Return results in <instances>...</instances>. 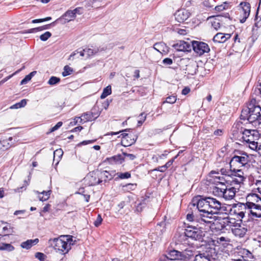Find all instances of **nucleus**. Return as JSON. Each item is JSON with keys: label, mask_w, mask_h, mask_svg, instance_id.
Returning a JSON list of instances; mask_svg holds the SVG:
<instances>
[{"label": "nucleus", "mask_w": 261, "mask_h": 261, "mask_svg": "<svg viewBox=\"0 0 261 261\" xmlns=\"http://www.w3.org/2000/svg\"><path fill=\"white\" fill-rule=\"evenodd\" d=\"M190 206L195 207L197 212L188 214L187 219L190 222L197 223V226L202 228V226L212 228L217 220L214 214L226 213L227 207L218 200L212 197H202L200 196L193 199Z\"/></svg>", "instance_id": "obj_1"}, {"label": "nucleus", "mask_w": 261, "mask_h": 261, "mask_svg": "<svg viewBox=\"0 0 261 261\" xmlns=\"http://www.w3.org/2000/svg\"><path fill=\"white\" fill-rule=\"evenodd\" d=\"M169 257L180 261H211V256L207 252L195 254L192 249L186 248L181 251L175 249L169 252Z\"/></svg>", "instance_id": "obj_2"}, {"label": "nucleus", "mask_w": 261, "mask_h": 261, "mask_svg": "<svg viewBox=\"0 0 261 261\" xmlns=\"http://www.w3.org/2000/svg\"><path fill=\"white\" fill-rule=\"evenodd\" d=\"M241 119L247 120L251 123L255 125L261 124V107L250 103L248 107L242 111Z\"/></svg>", "instance_id": "obj_3"}, {"label": "nucleus", "mask_w": 261, "mask_h": 261, "mask_svg": "<svg viewBox=\"0 0 261 261\" xmlns=\"http://www.w3.org/2000/svg\"><path fill=\"white\" fill-rule=\"evenodd\" d=\"M196 225V226H188L185 229V231L182 233H178L176 234L175 237L177 238V241L179 243H182L186 241L187 238H191L192 240L196 241H200L202 239L203 234L202 232L199 230L197 227L200 228V227L197 226V223L192 222ZM209 228L207 226L204 225L202 226V228L200 229H207Z\"/></svg>", "instance_id": "obj_4"}, {"label": "nucleus", "mask_w": 261, "mask_h": 261, "mask_svg": "<svg viewBox=\"0 0 261 261\" xmlns=\"http://www.w3.org/2000/svg\"><path fill=\"white\" fill-rule=\"evenodd\" d=\"M244 143L252 150H256L258 148V140L259 134L256 129H244L242 136Z\"/></svg>", "instance_id": "obj_5"}, {"label": "nucleus", "mask_w": 261, "mask_h": 261, "mask_svg": "<svg viewBox=\"0 0 261 261\" xmlns=\"http://www.w3.org/2000/svg\"><path fill=\"white\" fill-rule=\"evenodd\" d=\"M249 162V156L245 152H240L239 155L233 156L229 163L230 168L244 167Z\"/></svg>", "instance_id": "obj_6"}, {"label": "nucleus", "mask_w": 261, "mask_h": 261, "mask_svg": "<svg viewBox=\"0 0 261 261\" xmlns=\"http://www.w3.org/2000/svg\"><path fill=\"white\" fill-rule=\"evenodd\" d=\"M223 222L224 224H227V225L231 227L232 233L237 237H243L247 232V228L240 223H236L235 219L226 218L224 219Z\"/></svg>", "instance_id": "obj_7"}, {"label": "nucleus", "mask_w": 261, "mask_h": 261, "mask_svg": "<svg viewBox=\"0 0 261 261\" xmlns=\"http://www.w3.org/2000/svg\"><path fill=\"white\" fill-rule=\"evenodd\" d=\"M65 239H66V237L61 236L59 238H55L53 240L50 239L49 241H53L54 242V248L55 250L61 251L64 254L67 253L70 249L68 245L65 243Z\"/></svg>", "instance_id": "obj_8"}, {"label": "nucleus", "mask_w": 261, "mask_h": 261, "mask_svg": "<svg viewBox=\"0 0 261 261\" xmlns=\"http://www.w3.org/2000/svg\"><path fill=\"white\" fill-rule=\"evenodd\" d=\"M192 48L194 51L199 56H201L204 53H208L210 48L208 45L205 42L197 41L191 42Z\"/></svg>", "instance_id": "obj_9"}, {"label": "nucleus", "mask_w": 261, "mask_h": 261, "mask_svg": "<svg viewBox=\"0 0 261 261\" xmlns=\"http://www.w3.org/2000/svg\"><path fill=\"white\" fill-rule=\"evenodd\" d=\"M247 202L245 204H241V207L246 209L249 206H254L256 204H261V198L257 194L252 193L248 195L246 197Z\"/></svg>", "instance_id": "obj_10"}, {"label": "nucleus", "mask_w": 261, "mask_h": 261, "mask_svg": "<svg viewBox=\"0 0 261 261\" xmlns=\"http://www.w3.org/2000/svg\"><path fill=\"white\" fill-rule=\"evenodd\" d=\"M232 170V174L231 177H232V181L237 184L242 183L245 179L244 172L242 169L238 168V167L230 168Z\"/></svg>", "instance_id": "obj_11"}, {"label": "nucleus", "mask_w": 261, "mask_h": 261, "mask_svg": "<svg viewBox=\"0 0 261 261\" xmlns=\"http://www.w3.org/2000/svg\"><path fill=\"white\" fill-rule=\"evenodd\" d=\"M80 10V8H77L73 10H68L61 18H59L58 20L63 23L71 21L75 18L76 14L79 13Z\"/></svg>", "instance_id": "obj_12"}, {"label": "nucleus", "mask_w": 261, "mask_h": 261, "mask_svg": "<svg viewBox=\"0 0 261 261\" xmlns=\"http://www.w3.org/2000/svg\"><path fill=\"white\" fill-rule=\"evenodd\" d=\"M226 185L223 181H218L212 188V193L214 195L219 197H223L224 190L226 189Z\"/></svg>", "instance_id": "obj_13"}, {"label": "nucleus", "mask_w": 261, "mask_h": 261, "mask_svg": "<svg viewBox=\"0 0 261 261\" xmlns=\"http://www.w3.org/2000/svg\"><path fill=\"white\" fill-rule=\"evenodd\" d=\"M244 130L243 127L241 126V124L239 123L234 124L231 129L232 139L235 140H239L242 138Z\"/></svg>", "instance_id": "obj_14"}, {"label": "nucleus", "mask_w": 261, "mask_h": 261, "mask_svg": "<svg viewBox=\"0 0 261 261\" xmlns=\"http://www.w3.org/2000/svg\"><path fill=\"white\" fill-rule=\"evenodd\" d=\"M190 15V13L186 9L178 10L174 14L176 20L180 23L186 21Z\"/></svg>", "instance_id": "obj_15"}, {"label": "nucleus", "mask_w": 261, "mask_h": 261, "mask_svg": "<svg viewBox=\"0 0 261 261\" xmlns=\"http://www.w3.org/2000/svg\"><path fill=\"white\" fill-rule=\"evenodd\" d=\"M174 48L177 51H189L191 50V42L184 41H179L173 45Z\"/></svg>", "instance_id": "obj_16"}, {"label": "nucleus", "mask_w": 261, "mask_h": 261, "mask_svg": "<svg viewBox=\"0 0 261 261\" xmlns=\"http://www.w3.org/2000/svg\"><path fill=\"white\" fill-rule=\"evenodd\" d=\"M248 214H250L254 218H261V204H256L254 206L247 207Z\"/></svg>", "instance_id": "obj_17"}, {"label": "nucleus", "mask_w": 261, "mask_h": 261, "mask_svg": "<svg viewBox=\"0 0 261 261\" xmlns=\"http://www.w3.org/2000/svg\"><path fill=\"white\" fill-rule=\"evenodd\" d=\"M236 192L237 191L235 188L226 186L222 198L226 200H231L234 197Z\"/></svg>", "instance_id": "obj_18"}, {"label": "nucleus", "mask_w": 261, "mask_h": 261, "mask_svg": "<svg viewBox=\"0 0 261 261\" xmlns=\"http://www.w3.org/2000/svg\"><path fill=\"white\" fill-rule=\"evenodd\" d=\"M97 170L90 172L87 176V178L89 180V184L90 186H95L100 184V178L96 174Z\"/></svg>", "instance_id": "obj_19"}, {"label": "nucleus", "mask_w": 261, "mask_h": 261, "mask_svg": "<svg viewBox=\"0 0 261 261\" xmlns=\"http://www.w3.org/2000/svg\"><path fill=\"white\" fill-rule=\"evenodd\" d=\"M242 7V10L243 12L244 17L240 20L241 23H244L250 14V6L248 3L242 2L240 4Z\"/></svg>", "instance_id": "obj_20"}, {"label": "nucleus", "mask_w": 261, "mask_h": 261, "mask_svg": "<svg viewBox=\"0 0 261 261\" xmlns=\"http://www.w3.org/2000/svg\"><path fill=\"white\" fill-rule=\"evenodd\" d=\"M231 37L230 34L218 33L213 38V41L218 43H223Z\"/></svg>", "instance_id": "obj_21"}, {"label": "nucleus", "mask_w": 261, "mask_h": 261, "mask_svg": "<svg viewBox=\"0 0 261 261\" xmlns=\"http://www.w3.org/2000/svg\"><path fill=\"white\" fill-rule=\"evenodd\" d=\"M153 48L162 55H166L168 52V46L163 42L155 43L153 45Z\"/></svg>", "instance_id": "obj_22"}, {"label": "nucleus", "mask_w": 261, "mask_h": 261, "mask_svg": "<svg viewBox=\"0 0 261 261\" xmlns=\"http://www.w3.org/2000/svg\"><path fill=\"white\" fill-rule=\"evenodd\" d=\"M96 175L100 178V184L102 182H106L108 180L112 178L111 175L107 171L97 170Z\"/></svg>", "instance_id": "obj_23"}, {"label": "nucleus", "mask_w": 261, "mask_h": 261, "mask_svg": "<svg viewBox=\"0 0 261 261\" xmlns=\"http://www.w3.org/2000/svg\"><path fill=\"white\" fill-rule=\"evenodd\" d=\"M99 49L98 48H85L80 51H77V53H80V56L82 57L86 56V58H89L97 53Z\"/></svg>", "instance_id": "obj_24"}, {"label": "nucleus", "mask_w": 261, "mask_h": 261, "mask_svg": "<svg viewBox=\"0 0 261 261\" xmlns=\"http://www.w3.org/2000/svg\"><path fill=\"white\" fill-rule=\"evenodd\" d=\"M106 160L111 164H122L124 161V158L121 154H118L108 158Z\"/></svg>", "instance_id": "obj_25"}, {"label": "nucleus", "mask_w": 261, "mask_h": 261, "mask_svg": "<svg viewBox=\"0 0 261 261\" xmlns=\"http://www.w3.org/2000/svg\"><path fill=\"white\" fill-rule=\"evenodd\" d=\"M12 137H9L8 139L0 141V148L3 149H8L13 146L14 143L12 141Z\"/></svg>", "instance_id": "obj_26"}, {"label": "nucleus", "mask_w": 261, "mask_h": 261, "mask_svg": "<svg viewBox=\"0 0 261 261\" xmlns=\"http://www.w3.org/2000/svg\"><path fill=\"white\" fill-rule=\"evenodd\" d=\"M39 242L38 239L34 240H28L21 244V247L26 249H30L33 245L37 244Z\"/></svg>", "instance_id": "obj_27"}, {"label": "nucleus", "mask_w": 261, "mask_h": 261, "mask_svg": "<svg viewBox=\"0 0 261 261\" xmlns=\"http://www.w3.org/2000/svg\"><path fill=\"white\" fill-rule=\"evenodd\" d=\"M36 193L38 194V198L39 200L42 201H44L49 199L51 191H43L42 192H39L38 191H36Z\"/></svg>", "instance_id": "obj_28"}, {"label": "nucleus", "mask_w": 261, "mask_h": 261, "mask_svg": "<svg viewBox=\"0 0 261 261\" xmlns=\"http://www.w3.org/2000/svg\"><path fill=\"white\" fill-rule=\"evenodd\" d=\"M82 117L83 118H81V117H76V119H80L81 121L84 120V122L88 121H91L93 119V114L91 112H87L85 113H84L82 115Z\"/></svg>", "instance_id": "obj_29"}, {"label": "nucleus", "mask_w": 261, "mask_h": 261, "mask_svg": "<svg viewBox=\"0 0 261 261\" xmlns=\"http://www.w3.org/2000/svg\"><path fill=\"white\" fill-rule=\"evenodd\" d=\"M50 25V24H47V25H43L42 27L31 29L28 30L26 32V33H36L38 31H43L44 30L48 29L49 28Z\"/></svg>", "instance_id": "obj_30"}, {"label": "nucleus", "mask_w": 261, "mask_h": 261, "mask_svg": "<svg viewBox=\"0 0 261 261\" xmlns=\"http://www.w3.org/2000/svg\"><path fill=\"white\" fill-rule=\"evenodd\" d=\"M37 72L36 71H34L31 72L30 74L26 75L25 77L21 81L20 85H24L27 84L29 81H30L31 79L36 74Z\"/></svg>", "instance_id": "obj_31"}, {"label": "nucleus", "mask_w": 261, "mask_h": 261, "mask_svg": "<svg viewBox=\"0 0 261 261\" xmlns=\"http://www.w3.org/2000/svg\"><path fill=\"white\" fill-rule=\"evenodd\" d=\"M112 93L111 86H108L107 87L104 88L103 92L100 96L101 99L106 98L108 95H110Z\"/></svg>", "instance_id": "obj_32"}, {"label": "nucleus", "mask_w": 261, "mask_h": 261, "mask_svg": "<svg viewBox=\"0 0 261 261\" xmlns=\"http://www.w3.org/2000/svg\"><path fill=\"white\" fill-rule=\"evenodd\" d=\"M14 249V247L10 244L3 243L0 245V250H7L11 251Z\"/></svg>", "instance_id": "obj_33"}, {"label": "nucleus", "mask_w": 261, "mask_h": 261, "mask_svg": "<svg viewBox=\"0 0 261 261\" xmlns=\"http://www.w3.org/2000/svg\"><path fill=\"white\" fill-rule=\"evenodd\" d=\"M243 207H241V205L239 206V207H237L236 209L234 210V213L238 215V218H243L245 217V214L246 212H244L243 211H241L242 210Z\"/></svg>", "instance_id": "obj_34"}, {"label": "nucleus", "mask_w": 261, "mask_h": 261, "mask_svg": "<svg viewBox=\"0 0 261 261\" xmlns=\"http://www.w3.org/2000/svg\"><path fill=\"white\" fill-rule=\"evenodd\" d=\"M63 154V151L61 149L56 150L54 152V160H55V158H57V163L61 158Z\"/></svg>", "instance_id": "obj_35"}, {"label": "nucleus", "mask_w": 261, "mask_h": 261, "mask_svg": "<svg viewBox=\"0 0 261 261\" xmlns=\"http://www.w3.org/2000/svg\"><path fill=\"white\" fill-rule=\"evenodd\" d=\"M27 104V101L25 99H22L20 102L15 103L11 107V109H18L22 107H24Z\"/></svg>", "instance_id": "obj_36"}, {"label": "nucleus", "mask_w": 261, "mask_h": 261, "mask_svg": "<svg viewBox=\"0 0 261 261\" xmlns=\"http://www.w3.org/2000/svg\"><path fill=\"white\" fill-rule=\"evenodd\" d=\"M60 81V79L56 76H51L48 80L47 83L50 85H55Z\"/></svg>", "instance_id": "obj_37"}, {"label": "nucleus", "mask_w": 261, "mask_h": 261, "mask_svg": "<svg viewBox=\"0 0 261 261\" xmlns=\"http://www.w3.org/2000/svg\"><path fill=\"white\" fill-rule=\"evenodd\" d=\"M63 237H66V239H65V242L67 245H68L69 247L71 248V245H73L75 241H73L72 237L71 236H63Z\"/></svg>", "instance_id": "obj_38"}, {"label": "nucleus", "mask_w": 261, "mask_h": 261, "mask_svg": "<svg viewBox=\"0 0 261 261\" xmlns=\"http://www.w3.org/2000/svg\"><path fill=\"white\" fill-rule=\"evenodd\" d=\"M73 70L68 66L66 65L64 68V71L62 72L63 76H66L70 75L72 72Z\"/></svg>", "instance_id": "obj_39"}, {"label": "nucleus", "mask_w": 261, "mask_h": 261, "mask_svg": "<svg viewBox=\"0 0 261 261\" xmlns=\"http://www.w3.org/2000/svg\"><path fill=\"white\" fill-rule=\"evenodd\" d=\"M221 173L222 175H224L225 176H231L232 174V170L230 168V169H227L225 168H222L220 170Z\"/></svg>", "instance_id": "obj_40"}, {"label": "nucleus", "mask_w": 261, "mask_h": 261, "mask_svg": "<svg viewBox=\"0 0 261 261\" xmlns=\"http://www.w3.org/2000/svg\"><path fill=\"white\" fill-rule=\"evenodd\" d=\"M121 135L122 136V138H123V140L122 141V143H124V144L123 145L124 146H130L135 143V140H132L131 142H130L129 143H125V139H126L127 138H129L128 135L127 134L124 133L122 134Z\"/></svg>", "instance_id": "obj_41"}, {"label": "nucleus", "mask_w": 261, "mask_h": 261, "mask_svg": "<svg viewBox=\"0 0 261 261\" xmlns=\"http://www.w3.org/2000/svg\"><path fill=\"white\" fill-rule=\"evenodd\" d=\"M118 177L121 179H126L130 177L131 175L129 172L117 173Z\"/></svg>", "instance_id": "obj_42"}, {"label": "nucleus", "mask_w": 261, "mask_h": 261, "mask_svg": "<svg viewBox=\"0 0 261 261\" xmlns=\"http://www.w3.org/2000/svg\"><path fill=\"white\" fill-rule=\"evenodd\" d=\"M51 34L49 32H46L40 36V38L42 41H45L51 37Z\"/></svg>", "instance_id": "obj_43"}, {"label": "nucleus", "mask_w": 261, "mask_h": 261, "mask_svg": "<svg viewBox=\"0 0 261 261\" xmlns=\"http://www.w3.org/2000/svg\"><path fill=\"white\" fill-rule=\"evenodd\" d=\"M122 155L124 156L123 157L125 158H126L128 160L133 161L134 160L136 156L133 154H129L125 152H122Z\"/></svg>", "instance_id": "obj_44"}, {"label": "nucleus", "mask_w": 261, "mask_h": 261, "mask_svg": "<svg viewBox=\"0 0 261 261\" xmlns=\"http://www.w3.org/2000/svg\"><path fill=\"white\" fill-rule=\"evenodd\" d=\"M176 100V97L175 96H170L166 98V101L163 102V103L167 102L169 103H174Z\"/></svg>", "instance_id": "obj_45"}, {"label": "nucleus", "mask_w": 261, "mask_h": 261, "mask_svg": "<svg viewBox=\"0 0 261 261\" xmlns=\"http://www.w3.org/2000/svg\"><path fill=\"white\" fill-rule=\"evenodd\" d=\"M35 256L36 258L40 261H44L46 257V255L44 253L41 252L36 253Z\"/></svg>", "instance_id": "obj_46"}, {"label": "nucleus", "mask_w": 261, "mask_h": 261, "mask_svg": "<svg viewBox=\"0 0 261 261\" xmlns=\"http://www.w3.org/2000/svg\"><path fill=\"white\" fill-rule=\"evenodd\" d=\"M229 240L228 238H226L224 237H221L219 238H217V242L219 244H221L222 245H224L223 243L224 242H229Z\"/></svg>", "instance_id": "obj_47"}, {"label": "nucleus", "mask_w": 261, "mask_h": 261, "mask_svg": "<svg viewBox=\"0 0 261 261\" xmlns=\"http://www.w3.org/2000/svg\"><path fill=\"white\" fill-rule=\"evenodd\" d=\"M102 221V219L101 216L100 215H98L97 217L96 220L95 221V222L94 223V225L96 227L99 226L101 224Z\"/></svg>", "instance_id": "obj_48"}, {"label": "nucleus", "mask_w": 261, "mask_h": 261, "mask_svg": "<svg viewBox=\"0 0 261 261\" xmlns=\"http://www.w3.org/2000/svg\"><path fill=\"white\" fill-rule=\"evenodd\" d=\"M20 71H21V69H19L17 70L16 71H15L12 74H11V75H10L9 76H8L6 77L5 79H4L2 80V82L4 83V82H6L8 80H9L10 78H11L13 75H14L15 74L19 73Z\"/></svg>", "instance_id": "obj_49"}, {"label": "nucleus", "mask_w": 261, "mask_h": 261, "mask_svg": "<svg viewBox=\"0 0 261 261\" xmlns=\"http://www.w3.org/2000/svg\"><path fill=\"white\" fill-rule=\"evenodd\" d=\"M163 63L164 65H170L173 63V61L171 59L167 58L163 60Z\"/></svg>", "instance_id": "obj_50"}, {"label": "nucleus", "mask_w": 261, "mask_h": 261, "mask_svg": "<svg viewBox=\"0 0 261 261\" xmlns=\"http://www.w3.org/2000/svg\"><path fill=\"white\" fill-rule=\"evenodd\" d=\"M62 122L60 121L58 122L56 125L53 127L50 130L51 132H54L57 130L59 128H60L62 125Z\"/></svg>", "instance_id": "obj_51"}, {"label": "nucleus", "mask_w": 261, "mask_h": 261, "mask_svg": "<svg viewBox=\"0 0 261 261\" xmlns=\"http://www.w3.org/2000/svg\"><path fill=\"white\" fill-rule=\"evenodd\" d=\"M175 31L177 32L179 34L184 35L187 34V31L185 29H176Z\"/></svg>", "instance_id": "obj_52"}, {"label": "nucleus", "mask_w": 261, "mask_h": 261, "mask_svg": "<svg viewBox=\"0 0 261 261\" xmlns=\"http://www.w3.org/2000/svg\"><path fill=\"white\" fill-rule=\"evenodd\" d=\"M212 26L216 30H217L220 27V24L218 21H214L212 23Z\"/></svg>", "instance_id": "obj_53"}, {"label": "nucleus", "mask_w": 261, "mask_h": 261, "mask_svg": "<svg viewBox=\"0 0 261 261\" xmlns=\"http://www.w3.org/2000/svg\"><path fill=\"white\" fill-rule=\"evenodd\" d=\"M223 133V131L222 129H218L216 130L214 132V134L215 136H222Z\"/></svg>", "instance_id": "obj_54"}, {"label": "nucleus", "mask_w": 261, "mask_h": 261, "mask_svg": "<svg viewBox=\"0 0 261 261\" xmlns=\"http://www.w3.org/2000/svg\"><path fill=\"white\" fill-rule=\"evenodd\" d=\"M166 169H167L166 167H165V165H164V166H162L161 167H159L158 168H156L155 169V170L159 171H160L162 172H164L166 170Z\"/></svg>", "instance_id": "obj_55"}, {"label": "nucleus", "mask_w": 261, "mask_h": 261, "mask_svg": "<svg viewBox=\"0 0 261 261\" xmlns=\"http://www.w3.org/2000/svg\"><path fill=\"white\" fill-rule=\"evenodd\" d=\"M138 117L139 120H142V121L144 122L146 118V115H145L144 113H142L141 114H140Z\"/></svg>", "instance_id": "obj_56"}, {"label": "nucleus", "mask_w": 261, "mask_h": 261, "mask_svg": "<svg viewBox=\"0 0 261 261\" xmlns=\"http://www.w3.org/2000/svg\"><path fill=\"white\" fill-rule=\"evenodd\" d=\"M125 206V202L124 201H121L117 205V210L118 211H120L122 208L124 207Z\"/></svg>", "instance_id": "obj_57"}, {"label": "nucleus", "mask_w": 261, "mask_h": 261, "mask_svg": "<svg viewBox=\"0 0 261 261\" xmlns=\"http://www.w3.org/2000/svg\"><path fill=\"white\" fill-rule=\"evenodd\" d=\"M126 131H127V129H124V130H120L119 132H110V133H109L107 134V135H111V136H113V135H117L118 134H119L121 132H126Z\"/></svg>", "instance_id": "obj_58"}, {"label": "nucleus", "mask_w": 261, "mask_h": 261, "mask_svg": "<svg viewBox=\"0 0 261 261\" xmlns=\"http://www.w3.org/2000/svg\"><path fill=\"white\" fill-rule=\"evenodd\" d=\"M136 185L128 184L126 185L124 187L127 188L128 189L133 190L135 188Z\"/></svg>", "instance_id": "obj_59"}, {"label": "nucleus", "mask_w": 261, "mask_h": 261, "mask_svg": "<svg viewBox=\"0 0 261 261\" xmlns=\"http://www.w3.org/2000/svg\"><path fill=\"white\" fill-rule=\"evenodd\" d=\"M110 105V102L108 100H106V101H105L103 103H102V107H103V108L105 109H107V108H108L109 106Z\"/></svg>", "instance_id": "obj_60"}, {"label": "nucleus", "mask_w": 261, "mask_h": 261, "mask_svg": "<svg viewBox=\"0 0 261 261\" xmlns=\"http://www.w3.org/2000/svg\"><path fill=\"white\" fill-rule=\"evenodd\" d=\"M190 91V89L188 87H185L184 89H182L181 93L183 95H186L188 93H189Z\"/></svg>", "instance_id": "obj_61"}, {"label": "nucleus", "mask_w": 261, "mask_h": 261, "mask_svg": "<svg viewBox=\"0 0 261 261\" xmlns=\"http://www.w3.org/2000/svg\"><path fill=\"white\" fill-rule=\"evenodd\" d=\"M223 177H220V176H215L214 178V181L216 183H218V181H223Z\"/></svg>", "instance_id": "obj_62"}, {"label": "nucleus", "mask_w": 261, "mask_h": 261, "mask_svg": "<svg viewBox=\"0 0 261 261\" xmlns=\"http://www.w3.org/2000/svg\"><path fill=\"white\" fill-rule=\"evenodd\" d=\"M134 77H135L136 79H138L140 77V71L139 70H136L134 71Z\"/></svg>", "instance_id": "obj_63"}, {"label": "nucleus", "mask_w": 261, "mask_h": 261, "mask_svg": "<svg viewBox=\"0 0 261 261\" xmlns=\"http://www.w3.org/2000/svg\"><path fill=\"white\" fill-rule=\"evenodd\" d=\"M224 9V7L222 5L218 6L215 7V10L218 11H222Z\"/></svg>", "instance_id": "obj_64"}]
</instances>
